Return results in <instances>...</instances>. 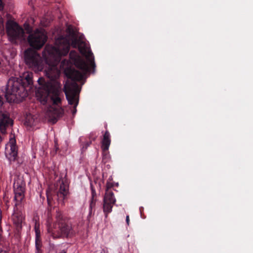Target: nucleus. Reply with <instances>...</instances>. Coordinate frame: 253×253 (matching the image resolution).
<instances>
[{"label": "nucleus", "instance_id": "4468645a", "mask_svg": "<svg viewBox=\"0 0 253 253\" xmlns=\"http://www.w3.org/2000/svg\"><path fill=\"white\" fill-rule=\"evenodd\" d=\"M114 204H111L107 202H104L103 204V211L105 213V216L107 217L109 213L112 211L113 205Z\"/></svg>", "mask_w": 253, "mask_h": 253}, {"label": "nucleus", "instance_id": "39448f33", "mask_svg": "<svg viewBox=\"0 0 253 253\" xmlns=\"http://www.w3.org/2000/svg\"><path fill=\"white\" fill-rule=\"evenodd\" d=\"M6 32L9 40L14 43L17 41H22L25 40L24 30L16 22L9 20L6 24Z\"/></svg>", "mask_w": 253, "mask_h": 253}, {"label": "nucleus", "instance_id": "7ed1b4c3", "mask_svg": "<svg viewBox=\"0 0 253 253\" xmlns=\"http://www.w3.org/2000/svg\"><path fill=\"white\" fill-rule=\"evenodd\" d=\"M47 231L53 238L70 237L74 234L71 225L66 224L63 220L61 212H57L56 215V222L52 224L49 220L47 221Z\"/></svg>", "mask_w": 253, "mask_h": 253}, {"label": "nucleus", "instance_id": "20e7f679", "mask_svg": "<svg viewBox=\"0 0 253 253\" xmlns=\"http://www.w3.org/2000/svg\"><path fill=\"white\" fill-rule=\"evenodd\" d=\"M25 61L29 67L36 72L44 69L40 55L32 49L29 48L25 51Z\"/></svg>", "mask_w": 253, "mask_h": 253}, {"label": "nucleus", "instance_id": "f257e3e1", "mask_svg": "<svg viewBox=\"0 0 253 253\" xmlns=\"http://www.w3.org/2000/svg\"><path fill=\"white\" fill-rule=\"evenodd\" d=\"M67 35L60 36L55 40L54 45H46L42 52L46 66L44 72L50 81L46 83L43 79H39L38 82L41 86L36 92V97L41 103L44 104L48 100L53 103L47 108L45 117L48 121L55 123L58 118L62 116L63 110L59 107L63 96L61 85L56 79L59 77L60 71L57 65L63 56L66 55L71 45L78 47L79 51L86 59L84 61L75 51L70 53V57L81 71L75 69L67 70L65 73L69 78L64 85V92L68 103L73 105L72 114L77 112L76 107L79 103L80 92L78 84L75 81H81L89 71V68L94 65V57L87 44L84 41L83 36H78L71 26L67 29Z\"/></svg>", "mask_w": 253, "mask_h": 253}, {"label": "nucleus", "instance_id": "9b49d317", "mask_svg": "<svg viewBox=\"0 0 253 253\" xmlns=\"http://www.w3.org/2000/svg\"><path fill=\"white\" fill-rule=\"evenodd\" d=\"M35 232L36 235V249L39 252L41 247V232L40 230V226L37 223L35 224Z\"/></svg>", "mask_w": 253, "mask_h": 253}, {"label": "nucleus", "instance_id": "4be33fe9", "mask_svg": "<svg viewBox=\"0 0 253 253\" xmlns=\"http://www.w3.org/2000/svg\"><path fill=\"white\" fill-rule=\"evenodd\" d=\"M2 104H3L2 98L0 95V107L2 106Z\"/></svg>", "mask_w": 253, "mask_h": 253}, {"label": "nucleus", "instance_id": "f8f14e48", "mask_svg": "<svg viewBox=\"0 0 253 253\" xmlns=\"http://www.w3.org/2000/svg\"><path fill=\"white\" fill-rule=\"evenodd\" d=\"M14 199L17 202H20L24 198V190L22 187H18L14 190Z\"/></svg>", "mask_w": 253, "mask_h": 253}, {"label": "nucleus", "instance_id": "6e6552de", "mask_svg": "<svg viewBox=\"0 0 253 253\" xmlns=\"http://www.w3.org/2000/svg\"><path fill=\"white\" fill-rule=\"evenodd\" d=\"M12 121L6 114L0 115V130L1 133H5L6 127L12 125Z\"/></svg>", "mask_w": 253, "mask_h": 253}, {"label": "nucleus", "instance_id": "aec40b11", "mask_svg": "<svg viewBox=\"0 0 253 253\" xmlns=\"http://www.w3.org/2000/svg\"><path fill=\"white\" fill-rule=\"evenodd\" d=\"M41 24L43 26H46L48 25V23L44 22L43 20L41 21Z\"/></svg>", "mask_w": 253, "mask_h": 253}, {"label": "nucleus", "instance_id": "6ab92c4d", "mask_svg": "<svg viewBox=\"0 0 253 253\" xmlns=\"http://www.w3.org/2000/svg\"><path fill=\"white\" fill-rule=\"evenodd\" d=\"M3 9V5L2 3L1 0H0V10H2Z\"/></svg>", "mask_w": 253, "mask_h": 253}, {"label": "nucleus", "instance_id": "f3484780", "mask_svg": "<svg viewBox=\"0 0 253 253\" xmlns=\"http://www.w3.org/2000/svg\"><path fill=\"white\" fill-rule=\"evenodd\" d=\"M4 30L3 20L0 16V31L2 32Z\"/></svg>", "mask_w": 253, "mask_h": 253}, {"label": "nucleus", "instance_id": "9d476101", "mask_svg": "<svg viewBox=\"0 0 253 253\" xmlns=\"http://www.w3.org/2000/svg\"><path fill=\"white\" fill-rule=\"evenodd\" d=\"M38 122L37 119L31 114H27L26 118L24 124L28 128H31L32 126L36 125Z\"/></svg>", "mask_w": 253, "mask_h": 253}, {"label": "nucleus", "instance_id": "412c9836", "mask_svg": "<svg viewBox=\"0 0 253 253\" xmlns=\"http://www.w3.org/2000/svg\"><path fill=\"white\" fill-rule=\"evenodd\" d=\"M126 222L127 224L128 225H129V216L128 215H127L126 216Z\"/></svg>", "mask_w": 253, "mask_h": 253}, {"label": "nucleus", "instance_id": "1a4fd4ad", "mask_svg": "<svg viewBox=\"0 0 253 253\" xmlns=\"http://www.w3.org/2000/svg\"><path fill=\"white\" fill-rule=\"evenodd\" d=\"M111 143L110 135L108 131H106L104 134L103 138L102 141V149L104 151H107L109 148Z\"/></svg>", "mask_w": 253, "mask_h": 253}, {"label": "nucleus", "instance_id": "dca6fc26", "mask_svg": "<svg viewBox=\"0 0 253 253\" xmlns=\"http://www.w3.org/2000/svg\"><path fill=\"white\" fill-rule=\"evenodd\" d=\"M67 193L68 188L64 183H62L60 186L59 194L62 195L63 197H64L67 195Z\"/></svg>", "mask_w": 253, "mask_h": 253}, {"label": "nucleus", "instance_id": "f03ea898", "mask_svg": "<svg viewBox=\"0 0 253 253\" xmlns=\"http://www.w3.org/2000/svg\"><path fill=\"white\" fill-rule=\"evenodd\" d=\"M20 78L19 79L12 77L7 82L5 96L8 102H20L28 95L27 91L21 82L26 81L29 84H32L33 73L29 72H25Z\"/></svg>", "mask_w": 253, "mask_h": 253}, {"label": "nucleus", "instance_id": "423d86ee", "mask_svg": "<svg viewBox=\"0 0 253 253\" xmlns=\"http://www.w3.org/2000/svg\"><path fill=\"white\" fill-rule=\"evenodd\" d=\"M46 33L43 29H38L28 36V41L31 46L36 49L41 48L47 40Z\"/></svg>", "mask_w": 253, "mask_h": 253}, {"label": "nucleus", "instance_id": "2eb2a0df", "mask_svg": "<svg viewBox=\"0 0 253 253\" xmlns=\"http://www.w3.org/2000/svg\"><path fill=\"white\" fill-rule=\"evenodd\" d=\"M95 204H96V200L94 199V193L92 192V198L90 202L89 207V215H91V214H92V210H93V209H94L95 208Z\"/></svg>", "mask_w": 253, "mask_h": 253}, {"label": "nucleus", "instance_id": "a211bd4d", "mask_svg": "<svg viewBox=\"0 0 253 253\" xmlns=\"http://www.w3.org/2000/svg\"><path fill=\"white\" fill-rule=\"evenodd\" d=\"M2 134H0V144H1L2 141V139L3 138V137H4V133H2Z\"/></svg>", "mask_w": 253, "mask_h": 253}, {"label": "nucleus", "instance_id": "5701e85b", "mask_svg": "<svg viewBox=\"0 0 253 253\" xmlns=\"http://www.w3.org/2000/svg\"><path fill=\"white\" fill-rule=\"evenodd\" d=\"M0 253H5V252L0 249Z\"/></svg>", "mask_w": 253, "mask_h": 253}, {"label": "nucleus", "instance_id": "0eeeda50", "mask_svg": "<svg viewBox=\"0 0 253 253\" xmlns=\"http://www.w3.org/2000/svg\"><path fill=\"white\" fill-rule=\"evenodd\" d=\"M5 154L10 161H14L17 156V148L14 136L11 135L9 142L5 145Z\"/></svg>", "mask_w": 253, "mask_h": 253}, {"label": "nucleus", "instance_id": "ddd939ff", "mask_svg": "<svg viewBox=\"0 0 253 253\" xmlns=\"http://www.w3.org/2000/svg\"><path fill=\"white\" fill-rule=\"evenodd\" d=\"M104 202L109 203L111 204H115L116 200L112 192L109 191L108 190L104 198Z\"/></svg>", "mask_w": 253, "mask_h": 253}]
</instances>
